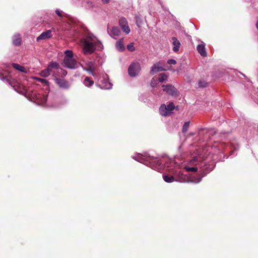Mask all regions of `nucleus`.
Instances as JSON below:
<instances>
[{"label":"nucleus","mask_w":258,"mask_h":258,"mask_svg":"<svg viewBox=\"0 0 258 258\" xmlns=\"http://www.w3.org/2000/svg\"><path fill=\"white\" fill-rule=\"evenodd\" d=\"M233 146L234 150L231 152L230 156H232V155L235 156L234 152L237 151L239 148V146L238 145H233Z\"/></svg>","instance_id":"obj_38"},{"label":"nucleus","mask_w":258,"mask_h":258,"mask_svg":"<svg viewBox=\"0 0 258 258\" xmlns=\"http://www.w3.org/2000/svg\"><path fill=\"white\" fill-rule=\"evenodd\" d=\"M141 70L140 64L139 62H133L130 64L128 69L130 76L135 77L138 76Z\"/></svg>","instance_id":"obj_5"},{"label":"nucleus","mask_w":258,"mask_h":258,"mask_svg":"<svg viewBox=\"0 0 258 258\" xmlns=\"http://www.w3.org/2000/svg\"><path fill=\"white\" fill-rule=\"evenodd\" d=\"M162 87L163 91L169 95L176 96L178 94L177 89L171 84H168L167 85H163Z\"/></svg>","instance_id":"obj_8"},{"label":"nucleus","mask_w":258,"mask_h":258,"mask_svg":"<svg viewBox=\"0 0 258 258\" xmlns=\"http://www.w3.org/2000/svg\"><path fill=\"white\" fill-rule=\"evenodd\" d=\"M97 85L102 89H110L112 86V84L109 81L108 77L106 74L103 76Z\"/></svg>","instance_id":"obj_6"},{"label":"nucleus","mask_w":258,"mask_h":258,"mask_svg":"<svg viewBox=\"0 0 258 258\" xmlns=\"http://www.w3.org/2000/svg\"><path fill=\"white\" fill-rule=\"evenodd\" d=\"M55 83L61 88L68 89L71 86L70 83L63 78L56 79Z\"/></svg>","instance_id":"obj_10"},{"label":"nucleus","mask_w":258,"mask_h":258,"mask_svg":"<svg viewBox=\"0 0 258 258\" xmlns=\"http://www.w3.org/2000/svg\"><path fill=\"white\" fill-rule=\"evenodd\" d=\"M171 40L172 44L174 46L173 51L175 52H177L181 45L180 42L175 37H172Z\"/></svg>","instance_id":"obj_15"},{"label":"nucleus","mask_w":258,"mask_h":258,"mask_svg":"<svg viewBox=\"0 0 258 258\" xmlns=\"http://www.w3.org/2000/svg\"><path fill=\"white\" fill-rule=\"evenodd\" d=\"M165 70L161 66V62L159 61L155 63L151 68L150 73L154 75L159 72L163 71Z\"/></svg>","instance_id":"obj_11"},{"label":"nucleus","mask_w":258,"mask_h":258,"mask_svg":"<svg viewBox=\"0 0 258 258\" xmlns=\"http://www.w3.org/2000/svg\"><path fill=\"white\" fill-rule=\"evenodd\" d=\"M116 47L120 51L124 50V47L123 42L121 40L117 41L116 43Z\"/></svg>","instance_id":"obj_27"},{"label":"nucleus","mask_w":258,"mask_h":258,"mask_svg":"<svg viewBox=\"0 0 258 258\" xmlns=\"http://www.w3.org/2000/svg\"><path fill=\"white\" fill-rule=\"evenodd\" d=\"M55 13L56 14V15L59 17H62L63 16V12L62 11L58 10V9H56L55 10Z\"/></svg>","instance_id":"obj_37"},{"label":"nucleus","mask_w":258,"mask_h":258,"mask_svg":"<svg viewBox=\"0 0 258 258\" xmlns=\"http://www.w3.org/2000/svg\"><path fill=\"white\" fill-rule=\"evenodd\" d=\"M167 63L169 64H175L176 63V61L174 59H169L167 60Z\"/></svg>","instance_id":"obj_39"},{"label":"nucleus","mask_w":258,"mask_h":258,"mask_svg":"<svg viewBox=\"0 0 258 258\" xmlns=\"http://www.w3.org/2000/svg\"><path fill=\"white\" fill-rule=\"evenodd\" d=\"M12 66L16 70H18L21 72L25 73H26L27 72V70L25 67H24L18 63H13L12 64Z\"/></svg>","instance_id":"obj_20"},{"label":"nucleus","mask_w":258,"mask_h":258,"mask_svg":"<svg viewBox=\"0 0 258 258\" xmlns=\"http://www.w3.org/2000/svg\"><path fill=\"white\" fill-rule=\"evenodd\" d=\"M21 38L19 34H15L13 37V43L16 46H19L21 44Z\"/></svg>","instance_id":"obj_19"},{"label":"nucleus","mask_w":258,"mask_h":258,"mask_svg":"<svg viewBox=\"0 0 258 258\" xmlns=\"http://www.w3.org/2000/svg\"><path fill=\"white\" fill-rule=\"evenodd\" d=\"M101 1L104 4H108L109 3L110 0H101Z\"/></svg>","instance_id":"obj_41"},{"label":"nucleus","mask_w":258,"mask_h":258,"mask_svg":"<svg viewBox=\"0 0 258 258\" xmlns=\"http://www.w3.org/2000/svg\"><path fill=\"white\" fill-rule=\"evenodd\" d=\"M64 54L63 64L66 67L71 69H75L79 67L80 63L74 58L73 52L72 50H66Z\"/></svg>","instance_id":"obj_4"},{"label":"nucleus","mask_w":258,"mask_h":258,"mask_svg":"<svg viewBox=\"0 0 258 258\" xmlns=\"http://www.w3.org/2000/svg\"><path fill=\"white\" fill-rule=\"evenodd\" d=\"M157 78L159 83H163L167 80L168 76L165 73H161Z\"/></svg>","instance_id":"obj_22"},{"label":"nucleus","mask_w":258,"mask_h":258,"mask_svg":"<svg viewBox=\"0 0 258 258\" xmlns=\"http://www.w3.org/2000/svg\"><path fill=\"white\" fill-rule=\"evenodd\" d=\"M48 68H49L50 70H52L53 69L57 70L59 69V64L56 62H51L48 65Z\"/></svg>","instance_id":"obj_28"},{"label":"nucleus","mask_w":258,"mask_h":258,"mask_svg":"<svg viewBox=\"0 0 258 258\" xmlns=\"http://www.w3.org/2000/svg\"><path fill=\"white\" fill-rule=\"evenodd\" d=\"M189 126V121H186L184 122L183 127L182 131L183 133H185L187 132Z\"/></svg>","instance_id":"obj_30"},{"label":"nucleus","mask_w":258,"mask_h":258,"mask_svg":"<svg viewBox=\"0 0 258 258\" xmlns=\"http://www.w3.org/2000/svg\"><path fill=\"white\" fill-rule=\"evenodd\" d=\"M159 83V82L158 81V78L156 77H154L152 79L151 81L150 85L152 87L155 88L158 87Z\"/></svg>","instance_id":"obj_24"},{"label":"nucleus","mask_w":258,"mask_h":258,"mask_svg":"<svg viewBox=\"0 0 258 258\" xmlns=\"http://www.w3.org/2000/svg\"><path fill=\"white\" fill-rule=\"evenodd\" d=\"M257 103H258V99H257Z\"/></svg>","instance_id":"obj_43"},{"label":"nucleus","mask_w":258,"mask_h":258,"mask_svg":"<svg viewBox=\"0 0 258 258\" xmlns=\"http://www.w3.org/2000/svg\"><path fill=\"white\" fill-rule=\"evenodd\" d=\"M163 178L164 181L168 183H171L174 181V178L173 176L163 175Z\"/></svg>","instance_id":"obj_26"},{"label":"nucleus","mask_w":258,"mask_h":258,"mask_svg":"<svg viewBox=\"0 0 258 258\" xmlns=\"http://www.w3.org/2000/svg\"><path fill=\"white\" fill-rule=\"evenodd\" d=\"M164 162H165V161H164ZM173 164H175V163L172 161H169V163L166 161L165 166L167 167H171ZM171 169H172V168H171ZM169 170H170V168H169Z\"/></svg>","instance_id":"obj_36"},{"label":"nucleus","mask_w":258,"mask_h":258,"mask_svg":"<svg viewBox=\"0 0 258 258\" xmlns=\"http://www.w3.org/2000/svg\"><path fill=\"white\" fill-rule=\"evenodd\" d=\"M198 84L199 87L202 88H205L207 86V83L205 81H200Z\"/></svg>","instance_id":"obj_33"},{"label":"nucleus","mask_w":258,"mask_h":258,"mask_svg":"<svg viewBox=\"0 0 258 258\" xmlns=\"http://www.w3.org/2000/svg\"><path fill=\"white\" fill-rule=\"evenodd\" d=\"M208 151L207 148L196 149L192 154V159L190 161V164H195L196 166H185L184 167L186 171L191 172H196L198 171L199 168H200L204 172V174L202 176L197 175L188 177L181 173L178 179L180 182L190 181L195 183H199L204 176L214 169V163L212 162L210 164L209 162L211 160V157L209 154L207 153Z\"/></svg>","instance_id":"obj_1"},{"label":"nucleus","mask_w":258,"mask_h":258,"mask_svg":"<svg viewBox=\"0 0 258 258\" xmlns=\"http://www.w3.org/2000/svg\"><path fill=\"white\" fill-rule=\"evenodd\" d=\"M160 92H161V90H160V89H159V92L158 91H157V90H156L155 89H154V90H153V93L155 95H156L157 96H160L161 94Z\"/></svg>","instance_id":"obj_40"},{"label":"nucleus","mask_w":258,"mask_h":258,"mask_svg":"<svg viewBox=\"0 0 258 258\" xmlns=\"http://www.w3.org/2000/svg\"><path fill=\"white\" fill-rule=\"evenodd\" d=\"M67 74V72L66 71L62 70V69H60V78H63L64 76H66Z\"/></svg>","instance_id":"obj_35"},{"label":"nucleus","mask_w":258,"mask_h":258,"mask_svg":"<svg viewBox=\"0 0 258 258\" xmlns=\"http://www.w3.org/2000/svg\"><path fill=\"white\" fill-rule=\"evenodd\" d=\"M34 98H35L39 102L38 104H44L47 101V97L45 95H42L39 93H34L33 94Z\"/></svg>","instance_id":"obj_13"},{"label":"nucleus","mask_w":258,"mask_h":258,"mask_svg":"<svg viewBox=\"0 0 258 258\" xmlns=\"http://www.w3.org/2000/svg\"><path fill=\"white\" fill-rule=\"evenodd\" d=\"M127 48L128 50L131 51H133L135 50V47L134 46V44L133 43H131L130 44H128L127 45Z\"/></svg>","instance_id":"obj_34"},{"label":"nucleus","mask_w":258,"mask_h":258,"mask_svg":"<svg viewBox=\"0 0 258 258\" xmlns=\"http://www.w3.org/2000/svg\"><path fill=\"white\" fill-rule=\"evenodd\" d=\"M5 66H6V67H4L5 68H7L9 67V64H6L5 65Z\"/></svg>","instance_id":"obj_42"},{"label":"nucleus","mask_w":258,"mask_h":258,"mask_svg":"<svg viewBox=\"0 0 258 258\" xmlns=\"http://www.w3.org/2000/svg\"><path fill=\"white\" fill-rule=\"evenodd\" d=\"M86 66L87 68H84L83 69L89 72L90 74L92 75L93 76H94V71L95 68L94 62H93L92 61H88L86 63Z\"/></svg>","instance_id":"obj_16"},{"label":"nucleus","mask_w":258,"mask_h":258,"mask_svg":"<svg viewBox=\"0 0 258 258\" xmlns=\"http://www.w3.org/2000/svg\"><path fill=\"white\" fill-rule=\"evenodd\" d=\"M51 30H48L42 32L38 37H37V41L41 40H45L52 37Z\"/></svg>","instance_id":"obj_12"},{"label":"nucleus","mask_w":258,"mask_h":258,"mask_svg":"<svg viewBox=\"0 0 258 258\" xmlns=\"http://www.w3.org/2000/svg\"><path fill=\"white\" fill-rule=\"evenodd\" d=\"M136 23L138 27H140L143 23L142 18L138 15L135 16Z\"/></svg>","instance_id":"obj_29"},{"label":"nucleus","mask_w":258,"mask_h":258,"mask_svg":"<svg viewBox=\"0 0 258 258\" xmlns=\"http://www.w3.org/2000/svg\"><path fill=\"white\" fill-rule=\"evenodd\" d=\"M0 79L3 81L6 80L7 83L16 90V82L14 79L8 75V73L6 71L3 70L2 72H0Z\"/></svg>","instance_id":"obj_7"},{"label":"nucleus","mask_w":258,"mask_h":258,"mask_svg":"<svg viewBox=\"0 0 258 258\" xmlns=\"http://www.w3.org/2000/svg\"><path fill=\"white\" fill-rule=\"evenodd\" d=\"M83 83L85 86L90 87L93 85L94 82L91 80L89 77H87L85 78Z\"/></svg>","instance_id":"obj_25"},{"label":"nucleus","mask_w":258,"mask_h":258,"mask_svg":"<svg viewBox=\"0 0 258 258\" xmlns=\"http://www.w3.org/2000/svg\"><path fill=\"white\" fill-rule=\"evenodd\" d=\"M34 79L37 80L38 82H40L42 84H45L47 85H48V81L46 79L40 78H38V77H34Z\"/></svg>","instance_id":"obj_31"},{"label":"nucleus","mask_w":258,"mask_h":258,"mask_svg":"<svg viewBox=\"0 0 258 258\" xmlns=\"http://www.w3.org/2000/svg\"><path fill=\"white\" fill-rule=\"evenodd\" d=\"M197 49L198 52L202 56H206L207 55V53L205 49V43L201 41V43L199 44L197 47Z\"/></svg>","instance_id":"obj_14"},{"label":"nucleus","mask_w":258,"mask_h":258,"mask_svg":"<svg viewBox=\"0 0 258 258\" xmlns=\"http://www.w3.org/2000/svg\"><path fill=\"white\" fill-rule=\"evenodd\" d=\"M159 111L161 115L163 116H167L170 114V112L167 108L166 105L164 104L161 105L159 108Z\"/></svg>","instance_id":"obj_18"},{"label":"nucleus","mask_w":258,"mask_h":258,"mask_svg":"<svg viewBox=\"0 0 258 258\" xmlns=\"http://www.w3.org/2000/svg\"><path fill=\"white\" fill-rule=\"evenodd\" d=\"M108 33L111 37L115 38V37L118 36L120 35V31L117 27L114 26L112 28L110 31L108 30Z\"/></svg>","instance_id":"obj_17"},{"label":"nucleus","mask_w":258,"mask_h":258,"mask_svg":"<svg viewBox=\"0 0 258 258\" xmlns=\"http://www.w3.org/2000/svg\"><path fill=\"white\" fill-rule=\"evenodd\" d=\"M51 73L52 70H50L49 68H47V69L41 71L40 73V75L41 77L46 78L51 74Z\"/></svg>","instance_id":"obj_21"},{"label":"nucleus","mask_w":258,"mask_h":258,"mask_svg":"<svg viewBox=\"0 0 258 258\" xmlns=\"http://www.w3.org/2000/svg\"><path fill=\"white\" fill-rule=\"evenodd\" d=\"M81 42L82 46V50L84 54L93 53L95 50H100L103 48L102 43L92 34L88 33L81 39Z\"/></svg>","instance_id":"obj_2"},{"label":"nucleus","mask_w":258,"mask_h":258,"mask_svg":"<svg viewBox=\"0 0 258 258\" xmlns=\"http://www.w3.org/2000/svg\"><path fill=\"white\" fill-rule=\"evenodd\" d=\"M167 108L169 111L171 113V111L174 109V105L173 103L170 102L167 105H166Z\"/></svg>","instance_id":"obj_32"},{"label":"nucleus","mask_w":258,"mask_h":258,"mask_svg":"<svg viewBox=\"0 0 258 258\" xmlns=\"http://www.w3.org/2000/svg\"><path fill=\"white\" fill-rule=\"evenodd\" d=\"M51 74H52L53 79L54 81L56 80V79L60 78V69L54 71L52 70Z\"/></svg>","instance_id":"obj_23"},{"label":"nucleus","mask_w":258,"mask_h":258,"mask_svg":"<svg viewBox=\"0 0 258 258\" xmlns=\"http://www.w3.org/2000/svg\"><path fill=\"white\" fill-rule=\"evenodd\" d=\"M133 158L147 166H150L152 169L156 170H159L163 166V163L164 162V159H159L156 157H151L150 156H143L140 154H138Z\"/></svg>","instance_id":"obj_3"},{"label":"nucleus","mask_w":258,"mask_h":258,"mask_svg":"<svg viewBox=\"0 0 258 258\" xmlns=\"http://www.w3.org/2000/svg\"><path fill=\"white\" fill-rule=\"evenodd\" d=\"M119 24L122 30L126 34H128L130 32V29L128 25V23L125 18L122 17L119 20Z\"/></svg>","instance_id":"obj_9"}]
</instances>
